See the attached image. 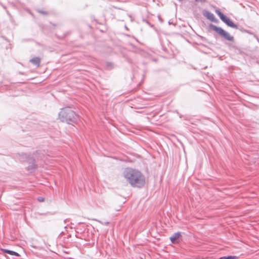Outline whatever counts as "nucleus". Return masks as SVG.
I'll use <instances>...</instances> for the list:
<instances>
[{
    "mask_svg": "<svg viewBox=\"0 0 259 259\" xmlns=\"http://www.w3.org/2000/svg\"><path fill=\"white\" fill-rule=\"evenodd\" d=\"M1 3L0 2V4H1Z\"/></svg>",
    "mask_w": 259,
    "mask_h": 259,
    "instance_id": "obj_25",
    "label": "nucleus"
},
{
    "mask_svg": "<svg viewBox=\"0 0 259 259\" xmlns=\"http://www.w3.org/2000/svg\"><path fill=\"white\" fill-rule=\"evenodd\" d=\"M1 3L0 2V4H1Z\"/></svg>",
    "mask_w": 259,
    "mask_h": 259,
    "instance_id": "obj_26",
    "label": "nucleus"
},
{
    "mask_svg": "<svg viewBox=\"0 0 259 259\" xmlns=\"http://www.w3.org/2000/svg\"><path fill=\"white\" fill-rule=\"evenodd\" d=\"M179 2H182L183 0H178Z\"/></svg>",
    "mask_w": 259,
    "mask_h": 259,
    "instance_id": "obj_24",
    "label": "nucleus"
},
{
    "mask_svg": "<svg viewBox=\"0 0 259 259\" xmlns=\"http://www.w3.org/2000/svg\"><path fill=\"white\" fill-rule=\"evenodd\" d=\"M44 156V154L41 153V151H36L35 153H33L26 161L28 164L26 167L27 170L30 172L35 171L38 167L36 162V159L37 160H41Z\"/></svg>",
    "mask_w": 259,
    "mask_h": 259,
    "instance_id": "obj_3",
    "label": "nucleus"
},
{
    "mask_svg": "<svg viewBox=\"0 0 259 259\" xmlns=\"http://www.w3.org/2000/svg\"><path fill=\"white\" fill-rule=\"evenodd\" d=\"M1 250L4 253H7L10 255L16 256L19 257L20 256V254L16 251L9 250L8 249L1 248Z\"/></svg>",
    "mask_w": 259,
    "mask_h": 259,
    "instance_id": "obj_7",
    "label": "nucleus"
},
{
    "mask_svg": "<svg viewBox=\"0 0 259 259\" xmlns=\"http://www.w3.org/2000/svg\"><path fill=\"white\" fill-rule=\"evenodd\" d=\"M209 27L210 29L215 31L218 34H219L226 40L232 42L234 41V37L231 35L228 32L225 31L222 28L212 24H210L209 25Z\"/></svg>",
    "mask_w": 259,
    "mask_h": 259,
    "instance_id": "obj_4",
    "label": "nucleus"
},
{
    "mask_svg": "<svg viewBox=\"0 0 259 259\" xmlns=\"http://www.w3.org/2000/svg\"><path fill=\"white\" fill-rule=\"evenodd\" d=\"M64 223L66 224V223H67V222H68V219H66L64 220Z\"/></svg>",
    "mask_w": 259,
    "mask_h": 259,
    "instance_id": "obj_21",
    "label": "nucleus"
},
{
    "mask_svg": "<svg viewBox=\"0 0 259 259\" xmlns=\"http://www.w3.org/2000/svg\"><path fill=\"white\" fill-rule=\"evenodd\" d=\"M123 176L134 187L141 188L145 184L144 176L137 169L130 167L126 168L123 171Z\"/></svg>",
    "mask_w": 259,
    "mask_h": 259,
    "instance_id": "obj_1",
    "label": "nucleus"
},
{
    "mask_svg": "<svg viewBox=\"0 0 259 259\" xmlns=\"http://www.w3.org/2000/svg\"><path fill=\"white\" fill-rule=\"evenodd\" d=\"M19 73L20 74H24V72H21V71H20V72H19Z\"/></svg>",
    "mask_w": 259,
    "mask_h": 259,
    "instance_id": "obj_22",
    "label": "nucleus"
},
{
    "mask_svg": "<svg viewBox=\"0 0 259 259\" xmlns=\"http://www.w3.org/2000/svg\"><path fill=\"white\" fill-rule=\"evenodd\" d=\"M207 19L212 22H217L218 20L215 18L214 15L211 12L207 11L205 15Z\"/></svg>",
    "mask_w": 259,
    "mask_h": 259,
    "instance_id": "obj_10",
    "label": "nucleus"
},
{
    "mask_svg": "<svg viewBox=\"0 0 259 259\" xmlns=\"http://www.w3.org/2000/svg\"><path fill=\"white\" fill-rule=\"evenodd\" d=\"M0 5L3 7V8L5 10L7 9V7L6 6L4 5L2 3L0 4Z\"/></svg>",
    "mask_w": 259,
    "mask_h": 259,
    "instance_id": "obj_16",
    "label": "nucleus"
},
{
    "mask_svg": "<svg viewBox=\"0 0 259 259\" xmlns=\"http://www.w3.org/2000/svg\"><path fill=\"white\" fill-rule=\"evenodd\" d=\"M107 66L108 67H111V66H112V63L108 62V63H107Z\"/></svg>",
    "mask_w": 259,
    "mask_h": 259,
    "instance_id": "obj_17",
    "label": "nucleus"
},
{
    "mask_svg": "<svg viewBox=\"0 0 259 259\" xmlns=\"http://www.w3.org/2000/svg\"><path fill=\"white\" fill-rule=\"evenodd\" d=\"M58 115L61 121L68 124L75 122L77 119V114L69 107L62 108Z\"/></svg>",
    "mask_w": 259,
    "mask_h": 259,
    "instance_id": "obj_2",
    "label": "nucleus"
},
{
    "mask_svg": "<svg viewBox=\"0 0 259 259\" xmlns=\"http://www.w3.org/2000/svg\"><path fill=\"white\" fill-rule=\"evenodd\" d=\"M37 199L39 202H44L45 201V198L42 197H38Z\"/></svg>",
    "mask_w": 259,
    "mask_h": 259,
    "instance_id": "obj_15",
    "label": "nucleus"
},
{
    "mask_svg": "<svg viewBox=\"0 0 259 259\" xmlns=\"http://www.w3.org/2000/svg\"><path fill=\"white\" fill-rule=\"evenodd\" d=\"M69 32H66L65 33V34H64L62 36H58V37L60 39H64L65 37H66L68 34H69Z\"/></svg>",
    "mask_w": 259,
    "mask_h": 259,
    "instance_id": "obj_14",
    "label": "nucleus"
},
{
    "mask_svg": "<svg viewBox=\"0 0 259 259\" xmlns=\"http://www.w3.org/2000/svg\"><path fill=\"white\" fill-rule=\"evenodd\" d=\"M217 14L219 16L220 18L222 20L223 22H224L226 25L228 26L233 28L236 29H238V26L237 25L234 23L229 18H228L226 16H225L224 14H223L220 11H216Z\"/></svg>",
    "mask_w": 259,
    "mask_h": 259,
    "instance_id": "obj_5",
    "label": "nucleus"
},
{
    "mask_svg": "<svg viewBox=\"0 0 259 259\" xmlns=\"http://www.w3.org/2000/svg\"><path fill=\"white\" fill-rule=\"evenodd\" d=\"M32 154L22 153L19 154V160L22 162H26Z\"/></svg>",
    "mask_w": 259,
    "mask_h": 259,
    "instance_id": "obj_8",
    "label": "nucleus"
},
{
    "mask_svg": "<svg viewBox=\"0 0 259 259\" xmlns=\"http://www.w3.org/2000/svg\"><path fill=\"white\" fill-rule=\"evenodd\" d=\"M36 11L38 13H40L41 14H42V15H44L45 16H47V15H48V13L47 11H42V10H41L40 9H37Z\"/></svg>",
    "mask_w": 259,
    "mask_h": 259,
    "instance_id": "obj_11",
    "label": "nucleus"
},
{
    "mask_svg": "<svg viewBox=\"0 0 259 259\" xmlns=\"http://www.w3.org/2000/svg\"><path fill=\"white\" fill-rule=\"evenodd\" d=\"M236 256H222L219 258V259H235Z\"/></svg>",
    "mask_w": 259,
    "mask_h": 259,
    "instance_id": "obj_12",
    "label": "nucleus"
},
{
    "mask_svg": "<svg viewBox=\"0 0 259 259\" xmlns=\"http://www.w3.org/2000/svg\"><path fill=\"white\" fill-rule=\"evenodd\" d=\"M196 2H199L201 3H205L206 0H195Z\"/></svg>",
    "mask_w": 259,
    "mask_h": 259,
    "instance_id": "obj_18",
    "label": "nucleus"
},
{
    "mask_svg": "<svg viewBox=\"0 0 259 259\" xmlns=\"http://www.w3.org/2000/svg\"><path fill=\"white\" fill-rule=\"evenodd\" d=\"M63 234H65L63 232H61L60 234V237H61V236L63 235Z\"/></svg>",
    "mask_w": 259,
    "mask_h": 259,
    "instance_id": "obj_19",
    "label": "nucleus"
},
{
    "mask_svg": "<svg viewBox=\"0 0 259 259\" xmlns=\"http://www.w3.org/2000/svg\"><path fill=\"white\" fill-rule=\"evenodd\" d=\"M181 236V233L179 232L175 233L172 236L170 237L171 242L174 244H177L179 242V239Z\"/></svg>",
    "mask_w": 259,
    "mask_h": 259,
    "instance_id": "obj_6",
    "label": "nucleus"
},
{
    "mask_svg": "<svg viewBox=\"0 0 259 259\" xmlns=\"http://www.w3.org/2000/svg\"><path fill=\"white\" fill-rule=\"evenodd\" d=\"M51 24L52 25H53L54 26H57V24H54V23H52V22H51Z\"/></svg>",
    "mask_w": 259,
    "mask_h": 259,
    "instance_id": "obj_20",
    "label": "nucleus"
},
{
    "mask_svg": "<svg viewBox=\"0 0 259 259\" xmlns=\"http://www.w3.org/2000/svg\"><path fill=\"white\" fill-rule=\"evenodd\" d=\"M29 62L37 67H38L40 66V58L38 57H35L31 59Z\"/></svg>",
    "mask_w": 259,
    "mask_h": 259,
    "instance_id": "obj_9",
    "label": "nucleus"
},
{
    "mask_svg": "<svg viewBox=\"0 0 259 259\" xmlns=\"http://www.w3.org/2000/svg\"><path fill=\"white\" fill-rule=\"evenodd\" d=\"M75 236L77 238H81V233L75 231Z\"/></svg>",
    "mask_w": 259,
    "mask_h": 259,
    "instance_id": "obj_13",
    "label": "nucleus"
},
{
    "mask_svg": "<svg viewBox=\"0 0 259 259\" xmlns=\"http://www.w3.org/2000/svg\"><path fill=\"white\" fill-rule=\"evenodd\" d=\"M7 13H8V15H10V13H9V12L8 11H7Z\"/></svg>",
    "mask_w": 259,
    "mask_h": 259,
    "instance_id": "obj_23",
    "label": "nucleus"
}]
</instances>
